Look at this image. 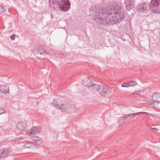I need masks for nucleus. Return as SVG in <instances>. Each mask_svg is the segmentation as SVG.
<instances>
[{"label":"nucleus","mask_w":160,"mask_h":160,"mask_svg":"<svg viewBox=\"0 0 160 160\" xmlns=\"http://www.w3.org/2000/svg\"><path fill=\"white\" fill-rule=\"evenodd\" d=\"M95 17L98 19L100 24L113 25L123 20L125 13L122 10L121 6L117 3L112 4V7H100L95 12Z\"/></svg>","instance_id":"obj_1"},{"label":"nucleus","mask_w":160,"mask_h":160,"mask_svg":"<svg viewBox=\"0 0 160 160\" xmlns=\"http://www.w3.org/2000/svg\"><path fill=\"white\" fill-rule=\"evenodd\" d=\"M54 3L58 4L60 9L64 11H67L70 8V3L68 0H52Z\"/></svg>","instance_id":"obj_2"},{"label":"nucleus","mask_w":160,"mask_h":160,"mask_svg":"<svg viewBox=\"0 0 160 160\" xmlns=\"http://www.w3.org/2000/svg\"><path fill=\"white\" fill-rule=\"evenodd\" d=\"M33 53L38 59H47L50 57L47 52L43 48H41L40 49H36L34 50Z\"/></svg>","instance_id":"obj_3"},{"label":"nucleus","mask_w":160,"mask_h":160,"mask_svg":"<svg viewBox=\"0 0 160 160\" xmlns=\"http://www.w3.org/2000/svg\"><path fill=\"white\" fill-rule=\"evenodd\" d=\"M149 5V9L152 12L160 13V0H151Z\"/></svg>","instance_id":"obj_4"},{"label":"nucleus","mask_w":160,"mask_h":160,"mask_svg":"<svg viewBox=\"0 0 160 160\" xmlns=\"http://www.w3.org/2000/svg\"><path fill=\"white\" fill-rule=\"evenodd\" d=\"M136 9L138 12L141 13H146L150 9L149 6L145 2L138 4L136 7Z\"/></svg>","instance_id":"obj_5"},{"label":"nucleus","mask_w":160,"mask_h":160,"mask_svg":"<svg viewBox=\"0 0 160 160\" xmlns=\"http://www.w3.org/2000/svg\"><path fill=\"white\" fill-rule=\"evenodd\" d=\"M10 151L7 148L0 149V160L2 158L7 157L10 154Z\"/></svg>","instance_id":"obj_6"},{"label":"nucleus","mask_w":160,"mask_h":160,"mask_svg":"<svg viewBox=\"0 0 160 160\" xmlns=\"http://www.w3.org/2000/svg\"><path fill=\"white\" fill-rule=\"evenodd\" d=\"M125 3L126 8L128 9L133 8L135 5V3L133 0H126Z\"/></svg>","instance_id":"obj_7"},{"label":"nucleus","mask_w":160,"mask_h":160,"mask_svg":"<svg viewBox=\"0 0 160 160\" xmlns=\"http://www.w3.org/2000/svg\"><path fill=\"white\" fill-rule=\"evenodd\" d=\"M82 84L87 87H91L92 85V82L89 78H85L82 82Z\"/></svg>","instance_id":"obj_8"},{"label":"nucleus","mask_w":160,"mask_h":160,"mask_svg":"<svg viewBox=\"0 0 160 160\" xmlns=\"http://www.w3.org/2000/svg\"><path fill=\"white\" fill-rule=\"evenodd\" d=\"M41 131V128L38 127H34L30 129L28 133L29 134H35L37 133H39Z\"/></svg>","instance_id":"obj_9"},{"label":"nucleus","mask_w":160,"mask_h":160,"mask_svg":"<svg viewBox=\"0 0 160 160\" xmlns=\"http://www.w3.org/2000/svg\"><path fill=\"white\" fill-rule=\"evenodd\" d=\"M107 87L106 86L102 85L100 89V93L102 96H105L108 93Z\"/></svg>","instance_id":"obj_10"},{"label":"nucleus","mask_w":160,"mask_h":160,"mask_svg":"<svg viewBox=\"0 0 160 160\" xmlns=\"http://www.w3.org/2000/svg\"><path fill=\"white\" fill-rule=\"evenodd\" d=\"M68 106L69 105L67 104L62 103L61 105L59 106L58 108L63 112H67L69 109Z\"/></svg>","instance_id":"obj_11"},{"label":"nucleus","mask_w":160,"mask_h":160,"mask_svg":"<svg viewBox=\"0 0 160 160\" xmlns=\"http://www.w3.org/2000/svg\"><path fill=\"white\" fill-rule=\"evenodd\" d=\"M17 126L18 129L22 131L25 129L27 125L25 123L20 122L17 124Z\"/></svg>","instance_id":"obj_12"},{"label":"nucleus","mask_w":160,"mask_h":160,"mask_svg":"<svg viewBox=\"0 0 160 160\" xmlns=\"http://www.w3.org/2000/svg\"><path fill=\"white\" fill-rule=\"evenodd\" d=\"M0 86V92L4 93H9V87L8 86L1 85Z\"/></svg>","instance_id":"obj_13"},{"label":"nucleus","mask_w":160,"mask_h":160,"mask_svg":"<svg viewBox=\"0 0 160 160\" xmlns=\"http://www.w3.org/2000/svg\"><path fill=\"white\" fill-rule=\"evenodd\" d=\"M31 138L32 140L34 141L37 144L40 145L42 143V139L39 137L33 136Z\"/></svg>","instance_id":"obj_14"},{"label":"nucleus","mask_w":160,"mask_h":160,"mask_svg":"<svg viewBox=\"0 0 160 160\" xmlns=\"http://www.w3.org/2000/svg\"><path fill=\"white\" fill-rule=\"evenodd\" d=\"M62 103L57 98L54 99L53 100L52 104L54 107H57L58 108V107L60 105H61Z\"/></svg>","instance_id":"obj_15"},{"label":"nucleus","mask_w":160,"mask_h":160,"mask_svg":"<svg viewBox=\"0 0 160 160\" xmlns=\"http://www.w3.org/2000/svg\"><path fill=\"white\" fill-rule=\"evenodd\" d=\"M160 97V95L159 93L156 92L153 93L152 95V99L153 101L156 102L158 101V100Z\"/></svg>","instance_id":"obj_16"},{"label":"nucleus","mask_w":160,"mask_h":160,"mask_svg":"<svg viewBox=\"0 0 160 160\" xmlns=\"http://www.w3.org/2000/svg\"><path fill=\"white\" fill-rule=\"evenodd\" d=\"M92 86L93 87L94 89L96 91H98V90H100L101 87L100 86L97 84H94L92 83Z\"/></svg>","instance_id":"obj_17"},{"label":"nucleus","mask_w":160,"mask_h":160,"mask_svg":"<svg viewBox=\"0 0 160 160\" xmlns=\"http://www.w3.org/2000/svg\"><path fill=\"white\" fill-rule=\"evenodd\" d=\"M23 147L25 148H31L32 147V145L31 143L28 142L24 144Z\"/></svg>","instance_id":"obj_18"},{"label":"nucleus","mask_w":160,"mask_h":160,"mask_svg":"<svg viewBox=\"0 0 160 160\" xmlns=\"http://www.w3.org/2000/svg\"><path fill=\"white\" fill-rule=\"evenodd\" d=\"M5 10V8L3 6L0 5V13H3Z\"/></svg>","instance_id":"obj_19"},{"label":"nucleus","mask_w":160,"mask_h":160,"mask_svg":"<svg viewBox=\"0 0 160 160\" xmlns=\"http://www.w3.org/2000/svg\"><path fill=\"white\" fill-rule=\"evenodd\" d=\"M129 86H133L137 84V82L135 81H132L128 82Z\"/></svg>","instance_id":"obj_20"},{"label":"nucleus","mask_w":160,"mask_h":160,"mask_svg":"<svg viewBox=\"0 0 160 160\" xmlns=\"http://www.w3.org/2000/svg\"><path fill=\"white\" fill-rule=\"evenodd\" d=\"M130 117V115L129 114L125 115L124 116H123L121 117L120 118H122L123 119H125L127 118H129Z\"/></svg>","instance_id":"obj_21"},{"label":"nucleus","mask_w":160,"mask_h":160,"mask_svg":"<svg viewBox=\"0 0 160 160\" xmlns=\"http://www.w3.org/2000/svg\"><path fill=\"white\" fill-rule=\"evenodd\" d=\"M156 108L160 109V102L157 101V103L156 104Z\"/></svg>","instance_id":"obj_22"},{"label":"nucleus","mask_w":160,"mask_h":160,"mask_svg":"<svg viewBox=\"0 0 160 160\" xmlns=\"http://www.w3.org/2000/svg\"><path fill=\"white\" fill-rule=\"evenodd\" d=\"M122 86L123 87H127L129 86V85L128 82V83H124L122 84Z\"/></svg>","instance_id":"obj_23"},{"label":"nucleus","mask_w":160,"mask_h":160,"mask_svg":"<svg viewBox=\"0 0 160 160\" xmlns=\"http://www.w3.org/2000/svg\"><path fill=\"white\" fill-rule=\"evenodd\" d=\"M5 112V110L4 109L0 108V115L4 113Z\"/></svg>","instance_id":"obj_24"},{"label":"nucleus","mask_w":160,"mask_h":160,"mask_svg":"<svg viewBox=\"0 0 160 160\" xmlns=\"http://www.w3.org/2000/svg\"><path fill=\"white\" fill-rule=\"evenodd\" d=\"M147 113L146 112H136L135 113H133L134 115H135V116L137 115H138L139 114H141V113Z\"/></svg>","instance_id":"obj_25"},{"label":"nucleus","mask_w":160,"mask_h":160,"mask_svg":"<svg viewBox=\"0 0 160 160\" xmlns=\"http://www.w3.org/2000/svg\"><path fill=\"white\" fill-rule=\"evenodd\" d=\"M157 103V101L154 102H152L151 103V104L152 106L156 108V104Z\"/></svg>","instance_id":"obj_26"},{"label":"nucleus","mask_w":160,"mask_h":160,"mask_svg":"<svg viewBox=\"0 0 160 160\" xmlns=\"http://www.w3.org/2000/svg\"><path fill=\"white\" fill-rule=\"evenodd\" d=\"M140 92H141L140 91H135L134 92L132 93V94H133V95H136V94L138 95V94H139Z\"/></svg>","instance_id":"obj_27"},{"label":"nucleus","mask_w":160,"mask_h":160,"mask_svg":"<svg viewBox=\"0 0 160 160\" xmlns=\"http://www.w3.org/2000/svg\"><path fill=\"white\" fill-rule=\"evenodd\" d=\"M15 38V35L13 34L10 37V38L12 40H14Z\"/></svg>","instance_id":"obj_28"},{"label":"nucleus","mask_w":160,"mask_h":160,"mask_svg":"<svg viewBox=\"0 0 160 160\" xmlns=\"http://www.w3.org/2000/svg\"><path fill=\"white\" fill-rule=\"evenodd\" d=\"M129 115H130V118H132L135 117V115H134L133 113L130 114H129Z\"/></svg>","instance_id":"obj_29"},{"label":"nucleus","mask_w":160,"mask_h":160,"mask_svg":"<svg viewBox=\"0 0 160 160\" xmlns=\"http://www.w3.org/2000/svg\"><path fill=\"white\" fill-rule=\"evenodd\" d=\"M151 128L156 131H158V129L156 128Z\"/></svg>","instance_id":"obj_30"},{"label":"nucleus","mask_w":160,"mask_h":160,"mask_svg":"<svg viewBox=\"0 0 160 160\" xmlns=\"http://www.w3.org/2000/svg\"><path fill=\"white\" fill-rule=\"evenodd\" d=\"M34 147H36V148H37V146H35Z\"/></svg>","instance_id":"obj_31"},{"label":"nucleus","mask_w":160,"mask_h":160,"mask_svg":"<svg viewBox=\"0 0 160 160\" xmlns=\"http://www.w3.org/2000/svg\"><path fill=\"white\" fill-rule=\"evenodd\" d=\"M64 56H63V57H64L65 56V55H64V54H63V55Z\"/></svg>","instance_id":"obj_32"},{"label":"nucleus","mask_w":160,"mask_h":160,"mask_svg":"<svg viewBox=\"0 0 160 160\" xmlns=\"http://www.w3.org/2000/svg\"><path fill=\"white\" fill-rule=\"evenodd\" d=\"M1 144L0 143V147L1 146Z\"/></svg>","instance_id":"obj_33"}]
</instances>
